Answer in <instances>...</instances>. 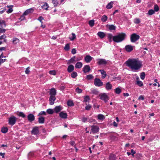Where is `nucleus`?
Returning <instances> with one entry per match:
<instances>
[{"mask_svg":"<svg viewBox=\"0 0 160 160\" xmlns=\"http://www.w3.org/2000/svg\"><path fill=\"white\" fill-rule=\"evenodd\" d=\"M75 61V57L73 56L72 57L68 62V64H70V63H74V62Z\"/></svg>","mask_w":160,"mask_h":160,"instance_id":"obj_27","label":"nucleus"},{"mask_svg":"<svg viewBox=\"0 0 160 160\" xmlns=\"http://www.w3.org/2000/svg\"><path fill=\"white\" fill-rule=\"evenodd\" d=\"M98 119L99 120H103L104 119V116L102 114H99L98 116Z\"/></svg>","mask_w":160,"mask_h":160,"instance_id":"obj_35","label":"nucleus"},{"mask_svg":"<svg viewBox=\"0 0 160 160\" xmlns=\"http://www.w3.org/2000/svg\"><path fill=\"white\" fill-rule=\"evenodd\" d=\"M113 2H111L107 5L106 8L107 9H111L112 7V4Z\"/></svg>","mask_w":160,"mask_h":160,"instance_id":"obj_29","label":"nucleus"},{"mask_svg":"<svg viewBox=\"0 0 160 160\" xmlns=\"http://www.w3.org/2000/svg\"><path fill=\"white\" fill-rule=\"evenodd\" d=\"M29 67H28L26 69V70L25 71V72L27 74H28L30 72V71L29 69Z\"/></svg>","mask_w":160,"mask_h":160,"instance_id":"obj_63","label":"nucleus"},{"mask_svg":"<svg viewBox=\"0 0 160 160\" xmlns=\"http://www.w3.org/2000/svg\"><path fill=\"white\" fill-rule=\"evenodd\" d=\"M94 84L95 86L97 87H101L103 85V83L101 80L98 78H95L94 79Z\"/></svg>","mask_w":160,"mask_h":160,"instance_id":"obj_6","label":"nucleus"},{"mask_svg":"<svg viewBox=\"0 0 160 160\" xmlns=\"http://www.w3.org/2000/svg\"><path fill=\"white\" fill-rule=\"evenodd\" d=\"M92 132H90V133L92 132L94 134L98 132L99 130V127L96 125H92L91 126Z\"/></svg>","mask_w":160,"mask_h":160,"instance_id":"obj_7","label":"nucleus"},{"mask_svg":"<svg viewBox=\"0 0 160 160\" xmlns=\"http://www.w3.org/2000/svg\"><path fill=\"white\" fill-rule=\"evenodd\" d=\"M2 10L0 11V14H1L4 12L6 10L5 8H1Z\"/></svg>","mask_w":160,"mask_h":160,"instance_id":"obj_57","label":"nucleus"},{"mask_svg":"<svg viewBox=\"0 0 160 160\" xmlns=\"http://www.w3.org/2000/svg\"><path fill=\"white\" fill-rule=\"evenodd\" d=\"M43 19V18L42 16H40L38 17V20H39L42 23V20Z\"/></svg>","mask_w":160,"mask_h":160,"instance_id":"obj_58","label":"nucleus"},{"mask_svg":"<svg viewBox=\"0 0 160 160\" xmlns=\"http://www.w3.org/2000/svg\"><path fill=\"white\" fill-rule=\"evenodd\" d=\"M86 78L90 80L93 78V76L91 74L88 75L86 76Z\"/></svg>","mask_w":160,"mask_h":160,"instance_id":"obj_54","label":"nucleus"},{"mask_svg":"<svg viewBox=\"0 0 160 160\" xmlns=\"http://www.w3.org/2000/svg\"><path fill=\"white\" fill-rule=\"evenodd\" d=\"M139 38L140 37L138 35L134 33L132 34L130 36V40L131 42H134L138 40Z\"/></svg>","mask_w":160,"mask_h":160,"instance_id":"obj_4","label":"nucleus"},{"mask_svg":"<svg viewBox=\"0 0 160 160\" xmlns=\"http://www.w3.org/2000/svg\"><path fill=\"white\" fill-rule=\"evenodd\" d=\"M136 84L139 87H142L143 86V83L142 81L140 80H137L136 82Z\"/></svg>","mask_w":160,"mask_h":160,"instance_id":"obj_31","label":"nucleus"},{"mask_svg":"<svg viewBox=\"0 0 160 160\" xmlns=\"http://www.w3.org/2000/svg\"><path fill=\"white\" fill-rule=\"evenodd\" d=\"M94 21L93 20H90L89 22V25L91 27L93 26L94 24Z\"/></svg>","mask_w":160,"mask_h":160,"instance_id":"obj_43","label":"nucleus"},{"mask_svg":"<svg viewBox=\"0 0 160 160\" xmlns=\"http://www.w3.org/2000/svg\"><path fill=\"white\" fill-rule=\"evenodd\" d=\"M71 77L73 78H75L77 76V73L76 72H73L71 73Z\"/></svg>","mask_w":160,"mask_h":160,"instance_id":"obj_39","label":"nucleus"},{"mask_svg":"<svg viewBox=\"0 0 160 160\" xmlns=\"http://www.w3.org/2000/svg\"><path fill=\"white\" fill-rule=\"evenodd\" d=\"M17 114L19 116L22 117L23 118H24L26 116L24 113L22 112H17Z\"/></svg>","mask_w":160,"mask_h":160,"instance_id":"obj_28","label":"nucleus"},{"mask_svg":"<svg viewBox=\"0 0 160 160\" xmlns=\"http://www.w3.org/2000/svg\"><path fill=\"white\" fill-rule=\"evenodd\" d=\"M70 49V45L69 44H67L65 45L64 48V49L67 51H68Z\"/></svg>","mask_w":160,"mask_h":160,"instance_id":"obj_46","label":"nucleus"},{"mask_svg":"<svg viewBox=\"0 0 160 160\" xmlns=\"http://www.w3.org/2000/svg\"><path fill=\"white\" fill-rule=\"evenodd\" d=\"M155 13V11L152 9H150L149 10L148 12V14L150 15L153 14Z\"/></svg>","mask_w":160,"mask_h":160,"instance_id":"obj_45","label":"nucleus"},{"mask_svg":"<svg viewBox=\"0 0 160 160\" xmlns=\"http://www.w3.org/2000/svg\"><path fill=\"white\" fill-rule=\"evenodd\" d=\"M109 160H116V156L114 154H111L109 157Z\"/></svg>","mask_w":160,"mask_h":160,"instance_id":"obj_36","label":"nucleus"},{"mask_svg":"<svg viewBox=\"0 0 160 160\" xmlns=\"http://www.w3.org/2000/svg\"><path fill=\"white\" fill-rule=\"evenodd\" d=\"M112 87V85L109 82H108L106 83L105 88L107 90H109L111 89Z\"/></svg>","mask_w":160,"mask_h":160,"instance_id":"obj_23","label":"nucleus"},{"mask_svg":"<svg viewBox=\"0 0 160 160\" xmlns=\"http://www.w3.org/2000/svg\"><path fill=\"white\" fill-rule=\"evenodd\" d=\"M48 4L47 3H45L44 4V5L42 6V8L46 10H48Z\"/></svg>","mask_w":160,"mask_h":160,"instance_id":"obj_41","label":"nucleus"},{"mask_svg":"<svg viewBox=\"0 0 160 160\" xmlns=\"http://www.w3.org/2000/svg\"><path fill=\"white\" fill-rule=\"evenodd\" d=\"M92 58L90 55H87L85 58V61L87 63L89 62L92 60Z\"/></svg>","mask_w":160,"mask_h":160,"instance_id":"obj_15","label":"nucleus"},{"mask_svg":"<svg viewBox=\"0 0 160 160\" xmlns=\"http://www.w3.org/2000/svg\"><path fill=\"white\" fill-rule=\"evenodd\" d=\"M54 110L52 109H48L47 110V112L49 114H52L54 112Z\"/></svg>","mask_w":160,"mask_h":160,"instance_id":"obj_37","label":"nucleus"},{"mask_svg":"<svg viewBox=\"0 0 160 160\" xmlns=\"http://www.w3.org/2000/svg\"><path fill=\"white\" fill-rule=\"evenodd\" d=\"M126 51L128 52H131L133 49V47L131 45H127L125 47Z\"/></svg>","mask_w":160,"mask_h":160,"instance_id":"obj_13","label":"nucleus"},{"mask_svg":"<svg viewBox=\"0 0 160 160\" xmlns=\"http://www.w3.org/2000/svg\"><path fill=\"white\" fill-rule=\"evenodd\" d=\"M101 19L102 22H105L107 20L108 17L106 15H104L102 16Z\"/></svg>","mask_w":160,"mask_h":160,"instance_id":"obj_33","label":"nucleus"},{"mask_svg":"<svg viewBox=\"0 0 160 160\" xmlns=\"http://www.w3.org/2000/svg\"><path fill=\"white\" fill-rule=\"evenodd\" d=\"M62 109V108L61 106L56 107L54 109V111L56 113L60 112Z\"/></svg>","mask_w":160,"mask_h":160,"instance_id":"obj_14","label":"nucleus"},{"mask_svg":"<svg viewBox=\"0 0 160 160\" xmlns=\"http://www.w3.org/2000/svg\"><path fill=\"white\" fill-rule=\"evenodd\" d=\"M113 36L111 34H108V38L109 39L110 41L112 39V38Z\"/></svg>","mask_w":160,"mask_h":160,"instance_id":"obj_56","label":"nucleus"},{"mask_svg":"<svg viewBox=\"0 0 160 160\" xmlns=\"http://www.w3.org/2000/svg\"><path fill=\"white\" fill-rule=\"evenodd\" d=\"M8 131V129L7 127H3L1 130V132L3 133H6Z\"/></svg>","mask_w":160,"mask_h":160,"instance_id":"obj_30","label":"nucleus"},{"mask_svg":"<svg viewBox=\"0 0 160 160\" xmlns=\"http://www.w3.org/2000/svg\"><path fill=\"white\" fill-rule=\"evenodd\" d=\"M52 2L54 7L57 6L58 4V2L57 0H52Z\"/></svg>","mask_w":160,"mask_h":160,"instance_id":"obj_48","label":"nucleus"},{"mask_svg":"<svg viewBox=\"0 0 160 160\" xmlns=\"http://www.w3.org/2000/svg\"><path fill=\"white\" fill-rule=\"evenodd\" d=\"M12 42L13 44H16L19 42V40L17 38L14 37L12 39Z\"/></svg>","mask_w":160,"mask_h":160,"instance_id":"obj_26","label":"nucleus"},{"mask_svg":"<svg viewBox=\"0 0 160 160\" xmlns=\"http://www.w3.org/2000/svg\"><path fill=\"white\" fill-rule=\"evenodd\" d=\"M72 37L69 38L71 40L73 41L76 38V36L75 34L73 33H72Z\"/></svg>","mask_w":160,"mask_h":160,"instance_id":"obj_51","label":"nucleus"},{"mask_svg":"<svg viewBox=\"0 0 160 160\" xmlns=\"http://www.w3.org/2000/svg\"><path fill=\"white\" fill-rule=\"evenodd\" d=\"M56 98L55 96H50L49 99L50 104L51 105L53 104Z\"/></svg>","mask_w":160,"mask_h":160,"instance_id":"obj_12","label":"nucleus"},{"mask_svg":"<svg viewBox=\"0 0 160 160\" xmlns=\"http://www.w3.org/2000/svg\"><path fill=\"white\" fill-rule=\"evenodd\" d=\"M91 108V106H90V105H88L86 106V107H85V108L86 110H89Z\"/></svg>","mask_w":160,"mask_h":160,"instance_id":"obj_64","label":"nucleus"},{"mask_svg":"<svg viewBox=\"0 0 160 160\" xmlns=\"http://www.w3.org/2000/svg\"><path fill=\"white\" fill-rule=\"evenodd\" d=\"M134 22L136 24H138L140 22L139 19L136 18L134 19Z\"/></svg>","mask_w":160,"mask_h":160,"instance_id":"obj_52","label":"nucleus"},{"mask_svg":"<svg viewBox=\"0 0 160 160\" xmlns=\"http://www.w3.org/2000/svg\"><path fill=\"white\" fill-rule=\"evenodd\" d=\"M56 94V91L54 88H52L50 90V96H55Z\"/></svg>","mask_w":160,"mask_h":160,"instance_id":"obj_16","label":"nucleus"},{"mask_svg":"<svg viewBox=\"0 0 160 160\" xmlns=\"http://www.w3.org/2000/svg\"><path fill=\"white\" fill-rule=\"evenodd\" d=\"M46 115V112L45 111H41L39 113L38 115Z\"/></svg>","mask_w":160,"mask_h":160,"instance_id":"obj_60","label":"nucleus"},{"mask_svg":"<svg viewBox=\"0 0 160 160\" xmlns=\"http://www.w3.org/2000/svg\"><path fill=\"white\" fill-rule=\"evenodd\" d=\"M125 64L133 71H137L142 67V62L138 59H129Z\"/></svg>","mask_w":160,"mask_h":160,"instance_id":"obj_1","label":"nucleus"},{"mask_svg":"<svg viewBox=\"0 0 160 160\" xmlns=\"http://www.w3.org/2000/svg\"><path fill=\"white\" fill-rule=\"evenodd\" d=\"M45 121V118L42 117H40L38 118V122L40 123H43Z\"/></svg>","mask_w":160,"mask_h":160,"instance_id":"obj_25","label":"nucleus"},{"mask_svg":"<svg viewBox=\"0 0 160 160\" xmlns=\"http://www.w3.org/2000/svg\"><path fill=\"white\" fill-rule=\"evenodd\" d=\"M82 64L81 62H77L75 66V67L76 68H80L82 67Z\"/></svg>","mask_w":160,"mask_h":160,"instance_id":"obj_24","label":"nucleus"},{"mask_svg":"<svg viewBox=\"0 0 160 160\" xmlns=\"http://www.w3.org/2000/svg\"><path fill=\"white\" fill-rule=\"evenodd\" d=\"M76 50L75 48H73L72 50V53L73 54H74L76 53Z\"/></svg>","mask_w":160,"mask_h":160,"instance_id":"obj_62","label":"nucleus"},{"mask_svg":"<svg viewBox=\"0 0 160 160\" xmlns=\"http://www.w3.org/2000/svg\"><path fill=\"white\" fill-rule=\"evenodd\" d=\"M59 116L62 118H66L67 117V114L66 113L62 112L60 113Z\"/></svg>","mask_w":160,"mask_h":160,"instance_id":"obj_19","label":"nucleus"},{"mask_svg":"<svg viewBox=\"0 0 160 160\" xmlns=\"http://www.w3.org/2000/svg\"><path fill=\"white\" fill-rule=\"evenodd\" d=\"M97 61L98 65H106L107 63V61L104 59H98Z\"/></svg>","mask_w":160,"mask_h":160,"instance_id":"obj_8","label":"nucleus"},{"mask_svg":"<svg viewBox=\"0 0 160 160\" xmlns=\"http://www.w3.org/2000/svg\"><path fill=\"white\" fill-rule=\"evenodd\" d=\"M140 77L141 79L144 80L145 78V73L144 72H142L141 73Z\"/></svg>","mask_w":160,"mask_h":160,"instance_id":"obj_44","label":"nucleus"},{"mask_svg":"<svg viewBox=\"0 0 160 160\" xmlns=\"http://www.w3.org/2000/svg\"><path fill=\"white\" fill-rule=\"evenodd\" d=\"M49 73L51 75H55L56 74V72L55 70H52L50 71L49 72Z\"/></svg>","mask_w":160,"mask_h":160,"instance_id":"obj_50","label":"nucleus"},{"mask_svg":"<svg viewBox=\"0 0 160 160\" xmlns=\"http://www.w3.org/2000/svg\"><path fill=\"white\" fill-rule=\"evenodd\" d=\"M90 100L89 97L88 96H85L84 98L83 102H86Z\"/></svg>","mask_w":160,"mask_h":160,"instance_id":"obj_47","label":"nucleus"},{"mask_svg":"<svg viewBox=\"0 0 160 160\" xmlns=\"http://www.w3.org/2000/svg\"><path fill=\"white\" fill-rule=\"evenodd\" d=\"M82 69L84 73H86L90 71V68L88 65H86Z\"/></svg>","mask_w":160,"mask_h":160,"instance_id":"obj_11","label":"nucleus"},{"mask_svg":"<svg viewBox=\"0 0 160 160\" xmlns=\"http://www.w3.org/2000/svg\"><path fill=\"white\" fill-rule=\"evenodd\" d=\"M33 153L32 152H29L28 155V158L30 159V158L33 156Z\"/></svg>","mask_w":160,"mask_h":160,"instance_id":"obj_61","label":"nucleus"},{"mask_svg":"<svg viewBox=\"0 0 160 160\" xmlns=\"http://www.w3.org/2000/svg\"><path fill=\"white\" fill-rule=\"evenodd\" d=\"M6 36L5 34H3L2 35L0 36V40L3 39L4 40V42H6V40L5 39V38H6Z\"/></svg>","mask_w":160,"mask_h":160,"instance_id":"obj_49","label":"nucleus"},{"mask_svg":"<svg viewBox=\"0 0 160 160\" xmlns=\"http://www.w3.org/2000/svg\"><path fill=\"white\" fill-rule=\"evenodd\" d=\"M126 34L124 33H119L116 35L113 36V40L116 42H119L123 41L125 38Z\"/></svg>","mask_w":160,"mask_h":160,"instance_id":"obj_2","label":"nucleus"},{"mask_svg":"<svg viewBox=\"0 0 160 160\" xmlns=\"http://www.w3.org/2000/svg\"><path fill=\"white\" fill-rule=\"evenodd\" d=\"M27 118L28 120L30 122H32L35 120L34 116L31 113L29 114L28 115Z\"/></svg>","mask_w":160,"mask_h":160,"instance_id":"obj_10","label":"nucleus"},{"mask_svg":"<svg viewBox=\"0 0 160 160\" xmlns=\"http://www.w3.org/2000/svg\"><path fill=\"white\" fill-rule=\"evenodd\" d=\"M115 92L117 94H119L121 92V90L120 88H116L115 89Z\"/></svg>","mask_w":160,"mask_h":160,"instance_id":"obj_34","label":"nucleus"},{"mask_svg":"<svg viewBox=\"0 0 160 160\" xmlns=\"http://www.w3.org/2000/svg\"><path fill=\"white\" fill-rule=\"evenodd\" d=\"M106 27L111 31L115 30L116 29V27L113 25H107Z\"/></svg>","mask_w":160,"mask_h":160,"instance_id":"obj_18","label":"nucleus"},{"mask_svg":"<svg viewBox=\"0 0 160 160\" xmlns=\"http://www.w3.org/2000/svg\"><path fill=\"white\" fill-rule=\"evenodd\" d=\"M74 69V67L72 65H69L67 71L69 72H71Z\"/></svg>","mask_w":160,"mask_h":160,"instance_id":"obj_22","label":"nucleus"},{"mask_svg":"<svg viewBox=\"0 0 160 160\" xmlns=\"http://www.w3.org/2000/svg\"><path fill=\"white\" fill-rule=\"evenodd\" d=\"M91 93L95 95H98V92L96 89H93L91 91Z\"/></svg>","mask_w":160,"mask_h":160,"instance_id":"obj_42","label":"nucleus"},{"mask_svg":"<svg viewBox=\"0 0 160 160\" xmlns=\"http://www.w3.org/2000/svg\"><path fill=\"white\" fill-rule=\"evenodd\" d=\"M159 10V8L158 6L156 4L154 5V11L157 12Z\"/></svg>","mask_w":160,"mask_h":160,"instance_id":"obj_55","label":"nucleus"},{"mask_svg":"<svg viewBox=\"0 0 160 160\" xmlns=\"http://www.w3.org/2000/svg\"><path fill=\"white\" fill-rule=\"evenodd\" d=\"M67 104L68 106L70 107L74 105L73 101L71 100L68 101Z\"/></svg>","mask_w":160,"mask_h":160,"instance_id":"obj_32","label":"nucleus"},{"mask_svg":"<svg viewBox=\"0 0 160 160\" xmlns=\"http://www.w3.org/2000/svg\"><path fill=\"white\" fill-rule=\"evenodd\" d=\"M88 120V118L83 117L82 118V121L83 122H86Z\"/></svg>","mask_w":160,"mask_h":160,"instance_id":"obj_59","label":"nucleus"},{"mask_svg":"<svg viewBox=\"0 0 160 160\" xmlns=\"http://www.w3.org/2000/svg\"><path fill=\"white\" fill-rule=\"evenodd\" d=\"M97 34L98 36L101 38H103L105 36V33L102 32H98Z\"/></svg>","mask_w":160,"mask_h":160,"instance_id":"obj_21","label":"nucleus"},{"mask_svg":"<svg viewBox=\"0 0 160 160\" xmlns=\"http://www.w3.org/2000/svg\"><path fill=\"white\" fill-rule=\"evenodd\" d=\"M13 11L12 9V7H11L9 8L8 10L6 11V12L8 13H11Z\"/></svg>","mask_w":160,"mask_h":160,"instance_id":"obj_53","label":"nucleus"},{"mask_svg":"<svg viewBox=\"0 0 160 160\" xmlns=\"http://www.w3.org/2000/svg\"><path fill=\"white\" fill-rule=\"evenodd\" d=\"M17 119V118L13 116H12L8 118V124L12 126L15 124Z\"/></svg>","mask_w":160,"mask_h":160,"instance_id":"obj_3","label":"nucleus"},{"mask_svg":"<svg viewBox=\"0 0 160 160\" xmlns=\"http://www.w3.org/2000/svg\"><path fill=\"white\" fill-rule=\"evenodd\" d=\"M98 71L101 72V73L102 75V78L103 79L105 78L107 74L105 71L103 69H102L98 70Z\"/></svg>","mask_w":160,"mask_h":160,"instance_id":"obj_20","label":"nucleus"},{"mask_svg":"<svg viewBox=\"0 0 160 160\" xmlns=\"http://www.w3.org/2000/svg\"><path fill=\"white\" fill-rule=\"evenodd\" d=\"M99 96L100 97V99L103 100L105 102H106L108 101L109 99V97L106 93H101Z\"/></svg>","mask_w":160,"mask_h":160,"instance_id":"obj_5","label":"nucleus"},{"mask_svg":"<svg viewBox=\"0 0 160 160\" xmlns=\"http://www.w3.org/2000/svg\"><path fill=\"white\" fill-rule=\"evenodd\" d=\"M0 25L2 27H5L6 25L5 24V21L4 20H0Z\"/></svg>","mask_w":160,"mask_h":160,"instance_id":"obj_38","label":"nucleus"},{"mask_svg":"<svg viewBox=\"0 0 160 160\" xmlns=\"http://www.w3.org/2000/svg\"><path fill=\"white\" fill-rule=\"evenodd\" d=\"M39 132V128L38 127H33L31 131V133L35 135L38 134Z\"/></svg>","mask_w":160,"mask_h":160,"instance_id":"obj_9","label":"nucleus"},{"mask_svg":"<svg viewBox=\"0 0 160 160\" xmlns=\"http://www.w3.org/2000/svg\"><path fill=\"white\" fill-rule=\"evenodd\" d=\"M33 11V9L32 8L28 9L23 13V15H27L29 13H32Z\"/></svg>","mask_w":160,"mask_h":160,"instance_id":"obj_17","label":"nucleus"},{"mask_svg":"<svg viewBox=\"0 0 160 160\" xmlns=\"http://www.w3.org/2000/svg\"><path fill=\"white\" fill-rule=\"evenodd\" d=\"M75 91L78 93H81L82 92V90L78 87L76 88Z\"/></svg>","mask_w":160,"mask_h":160,"instance_id":"obj_40","label":"nucleus"}]
</instances>
